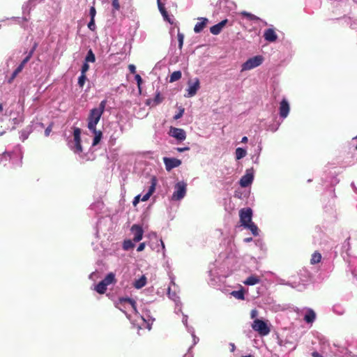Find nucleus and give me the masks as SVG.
Segmentation results:
<instances>
[{
    "mask_svg": "<svg viewBox=\"0 0 357 357\" xmlns=\"http://www.w3.org/2000/svg\"><path fill=\"white\" fill-rule=\"evenodd\" d=\"M88 28L91 31H95L96 29L95 20H90L89 22L88 23Z\"/></svg>",
    "mask_w": 357,
    "mask_h": 357,
    "instance_id": "51",
    "label": "nucleus"
},
{
    "mask_svg": "<svg viewBox=\"0 0 357 357\" xmlns=\"http://www.w3.org/2000/svg\"><path fill=\"white\" fill-rule=\"evenodd\" d=\"M264 38L266 41L269 43H273L277 40L278 35L276 34L273 29L270 28L264 31Z\"/></svg>",
    "mask_w": 357,
    "mask_h": 357,
    "instance_id": "21",
    "label": "nucleus"
},
{
    "mask_svg": "<svg viewBox=\"0 0 357 357\" xmlns=\"http://www.w3.org/2000/svg\"><path fill=\"white\" fill-rule=\"evenodd\" d=\"M279 110H280V112H279L280 116L282 119H284L288 116V114L289 113L290 107H289V104L286 99H283L280 102Z\"/></svg>",
    "mask_w": 357,
    "mask_h": 357,
    "instance_id": "19",
    "label": "nucleus"
},
{
    "mask_svg": "<svg viewBox=\"0 0 357 357\" xmlns=\"http://www.w3.org/2000/svg\"><path fill=\"white\" fill-rule=\"evenodd\" d=\"M38 47V43H34L33 47L29 52H26V56L22 59L20 65L15 68V70L13 72L10 77L8 78V82L12 83L14 79L17 76V75L22 71L25 65L29 61L30 59L32 57L36 49Z\"/></svg>",
    "mask_w": 357,
    "mask_h": 357,
    "instance_id": "5",
    "label": "nucleus"
},
{
    "mask_svg": "<svg viewBox=\"0 0 357 357\" xmlns=\"http://www.w3.org/2000/svg\"><path fill=\"white\" fill-rule=\"evenodd\" d=\"M159 246L161 247L162 250V255H163V257H165V244H164L163 241L161 239L159 241V243H158L157 247H159Z\"/></svg>",
    "mask_w": 357,
    "mask_h": 357,
    "instance_id": "54",
    "label": "nucleus"
},
{
    "mask_svg": "<svg viewBox=\"0 0 357 357\" xmlns=\"http://www.w3.org/2000/svg\"><path fill=\"white\" fill-rule=\"evenodd\" d=\"M106 105V100H102L98 107L91 109L87 121L89 130H94L102 115Z\"/></svg>",
    "mask_w": 357,
    "mask_h": 357,
    "instance_id": "3",
    "label": "nucleus"
},
{
    "mask_svg": "<svg viewBox=\"0 0 357 357\" xmlns=\"http://www.w3.org/2000/svg\"><path fill=\"white\" fill-rule=\"evenodd\" d=\"M298 277V280L296 279L298 286L295 289L302 291L309 281V275L307 272L304 271L303 273H299Z\"/></svg>",
    "mask_w": 357,
    "mask_h": 357,
    "instance_id": "18",
    "label": "nucleus"
},
{
    "mask_svg": "<svg viewBox=\"0 0 357 357\" xmlns=\"http://www.w3.org/2000/svg\"><path fill=\"white\" fill-rule=\"evenodd\" d=\"M96 15V10L95 7L91 6L89 10V16L91 17V20H95V17Z\"/></svg>",
    "mask_w": 357,
    "mask_h": 357,
    "instance_id": "50",
    "label": "nucleus"
},
{
    "mask_svg": "<svg viewBox=\"0 0 357 357\" xmlns=\"http://www.w3.org/2000/svg\"><path fill=\"white\" fill-rule=\"evenodd\" d=\"M188 332L191 334L193 340V346L197 344L199 340V337L195 335V329L192 326H188Z\"/></svg>",
    "mask_w": 357,
    "mask_h": 357,
    "instance_id": "41",
    "label": "nucleus"
},
{
    "mask_svg": "<svg viewBox=\"0 0 357 357\" xmlns=\"http://www.w3.org/2000/svg\"><path fill=\"white\" fill-rule=\"evenodd\" d=\"M164 20L168 22L169 24H173L174 22V18L172 15H169L168 13L166 14V17H163Z\"/></svg>",
    "mask_w": 357,
    "mask_h": 357,
    "instance_id": "46",
    "label": "nucleus"
},
{
    "mask_svg": "<svg viewBox=\"0 0 357 357\" xmlns=\"http://www.w3.org/2000/svg\"><path fill=\"white\" fill-rule=\"evenodd\" d=\"M128 69L131 73H135L136 72V68L135 66L133 64H130L128 66Z\"/></svg>",
    "mask_w": 357,
    "mask_h": 357,
    "instance_id": "61",
    "label": "nucleus"
},
{
    "mask_svg": "<svg viewBox=\"0 0 357 357\" xmlns=\"http://www.w3.org/2000/svg\"><path fill=\"white\" fill-rule=\"evenodd\" d=\"M188 315L186 314H183V319H182V322L183 324V325L185 326V328L186 330L188 331V326H190L188 324Z\"/></svg>",
    "mask_w": 357,
    "mask_h": 357,
    "instance_id": "55",
    "label": "nucleus"
},
{
    "mask_svg": "<svg viewBox=\"0 0 357 357\" xmlns=\"http://www.w3.org/2000/svg\"><path fill=\"white\" fill-rule=\"evenodd\" d=\"M187 184L184 181H179L174 185V191L172 195V201H180L186 195Z\"/></svg>",
    "mask_w": 357,
    "mask_h": 357,
    "instance_id": "8",
    "label": "nucleus"
},
{
    "mask_svg": "<svg viewBox=\"0 0 357 357\" xmlns=\"http://www.w3.org/2000/svg\"><path fill=\"white\" fill-rule=\"evenodd\" d=\"M244 228L249 229L254 236L259 235V229L253 222L247 225Z\"/></svg>",
    "mask_w": 357,
    "mask_h": 357,
    "instance_id": "34",
    "label": "nucleus"
},
{
    "mask_svg": "<svg viewBox=\"0 0 357 357\" xmlns=\"http://www.w3.org/2000/svg\"><path fill=\"white\" fill-rule=\"evenodd\" d=\"M107 285L102 280L94 288V289L99 294H102L107 290Z\"/></svg>",
    "mask_w": 357,
    "mask_h": 357,
    "instance_id": "33",
    "label": "nucleus"
},
{
    "mask_svg": "<svg viewBox=\"0 0 357 357\" xmlns=\"http://www.w3.org/2000/svg\"><path fill=\"white\" fill-rule=\"evenodd\" d=\"M183 357H192V354L190 351V348L189 349L188 351L184 355Z\"/></svg>",
    "mask_w": 357,
    "mask_h": 357,
    "instance_id": "64",
    "label": "nucleus"
},
{
    "mask_svg": "<svg viewBox=\"0 0 357 357\" xmlns=\"http://www.w3.org/2000/svg\"><path fill=\"white\" fill-rule=\"evenodd\" d=\"M135 79L137 82L139 91V92H141V84L142 83V79L141 76L138 74L135 75Z\"/></svg>",
    "mask_w": 357,
    "mask_h": 357,
    "instance_id": "45",
    "label": "nucleus"
},
{
    "mask_svg": "<svg viewBox=\"0 0 357 357\" xmlns=\"http://www.w3.org/2000/svg\"><path fill=\"white\" fill-rule=\"evenodd\" d=\"M227 22L228 20L226 19L212 26L210 28L211 33L213 35H218L222 31V29L225 26V25L227 24Z\"/></svg>",
    "mask_w": 357,
    "mask_h": 357,
    "instance_id": "23",
    "label": "nucleus"
},
{
    "mask_svg": "<svg viewBox=\"0 0 357 357\" xmlns=\"http://www.w3.org/2000/svg\"><path fill=\"white\" fill-rule=\"evenodd\" d=\"M115 306L122 311L126 315L127 318L131 321H132V315H135L136 317L135 321H137L138 319H140L142 323L138 324L139 328L144 327L149 331L151 329V325L155 319L150 317L148 312L140 315L137 310L136 303L133 299L128 297H120L115 302Z\"/></svg>",
    "mask_w": 357,
    "mask_h": 357,
    "instance_id": "1",
    "label": "nucleus"
},
{
    "mask_svg": "<svg viewBox=\"0 0 357 357\" xmlns=\"http://www.w3.org/2000/svg\"><path fill=\"white\" fill-rule=\"evenodd\" d=\"M32 132V128H31V126H27L26 128H25L24 129H23L21 132H20V139L24 142V140H26L30 133Z\"/></svg>",
    "mask_w": 357,
    "mask_h": 357,
    "instance_id": "32",
    "label": "nucleus"
},
{
    "mask_svg": "<svg viewBox=\"0 0 357 357\" xmlns=\"http://www.w3.org/2000/svg\"><path fill=\"white\" fill-rule=\"evenodd\" d=\"M279 283L280 284L289 286L294 289L298 286L296 276H292L289 281H285L284 280L281 279L280 280Z\"/></svg>",
    "mask_w": 357,
    "mask_h": 357,
    "instance_id": "30",
    "label": "nucleus"
},
{
    "mask_svg": "<svg viewBox=\"0 0 357 357\" xmlns=\"http://www.w3.org/2000/svg\"><path fill=\"white\" fill-rule=\"evenodd\" d=\"M162 98L160 96V93H158L156 95H155V97L154 98V101L158 104L160 102H162Z\"/></svg>",
    "mask_w": 357,
    "mask_h": 357,
    "instance_id": "56",
    "label": "nucleus"
},
{
    "mask_svg": "<svg viewBox=\"0 0 357 357\" xmlns=\"http://www.w3.org/2000/svg\"><path fill=\"white\" fill-rule=\"evenodd\" d=\"M264 60V59L261 55H257L248 59L241 65V72L250 70L261 66Z\"/></svg>",
    "mask_w": 357,
    "mask_h": 357,
    "instance_id": "7",
    "label": "nucleus"
},
{
    "mask_svg": "<svg viewBox=\"0 0 357 357\" xmlns=\"http://www.w3.org/2000/svg\"><path fill=\"white\" fill-rule=\"evenodd\" d=\"M254 180V170L252 168L246 170L245 175L240 179L239 184L243 188L250 185Z\"/></svg>",
    "mask_w": 357,
    "mask_h": 357,
    "instance_id": "13",
    "label": "nucleus"
},
{
    "mask_svg": "<svg viewBox=\"0 0 357 357\" xmlns=\"http://www.w3.org/2000/svg\"><path fill=\"white\" fill-rule=\"evenodd\" d=\"M184 111V108L181 107L179 108V112L174 116V119L176 120L181 119L183 115Z\"/></svg>",
    "mask_w": 357,
    "mask_h": 357,
    "instance_id": "49",
    "label": "nucleus"
},
{
    "mask_svg": "<svg viewBox=\"0 0 357 357\" xmlns=\"http://www.w3.org/2000/svg\"><path fill=\"white\" fill-rule=\"evenodd\" d=\"M89 65L88 64L87 62L84 61V63H83L82 68H81V74L86 75V73L89 70Z\"/></svg>",
    "mask_w": 357,
    "mask_h": 357,
    "instance_id": "48",
    "label": "nucleus"
},
{
    "mask_svg": "<svg viewBox=\"0 0 357 357\" xmlns=\"http://www.w3.org/2000/svg\"><path fill=\"white\" fill-rule=\"evenodd\" d=\"M135 247V243L132 240L126 239L123 243V249L124 250H129Z\"/></svg>",
    "mask_w": 357,
    "mask_h": 357,
    "instance_id": "39",
    "label": "nucleus"
},
{
    "mask_svg": "<svg viewBox=\"0 0 357 357\" xmlns=\"http://www.w3.org/2000/svg\"><path fill=\"white\" fill-rule=\"evenodd\" d=\"M181 76H182V73L180 70L174 71L171 74V75L169 77V82L170 83H172L176 81H178V79H180L181 78Z\"/></svg>",
    "mask_w": 357,
    "mask_h": 357,
    "instance_id": "37",
    "label": "nucleus"
},
{
    "mask_svg": "<svg viewBox=\"0 0 357 357\" xmlns=\"http://www.w3.org/2000/svg\"><path fill=\"white\" fill-rule=\"evenodd\" d=\"M93 135L94 137L93 139L92 146H95L98 145L102 137V132L100 130H97L96 128H94V130H89Z\"/></svg>",
    "mask_w": 357,
    "mask_h": 357,
    "instance_id": "28",
    "label": "nucleus"
},
{
    "mask_svg": "<svg viewBox=\"0 0 357 357\" xmlns=\"http://www.w3.org/2000/svg\"><path fill=\"white\" fill-rule=\"evenodd\" d=\"M261 282L260 277L257 275H251L245 280L243 284L248 286L255 285Z\"/></svg>",
    "mask_w": 357,
    "mask_h": 357,
    "instance_id": "27",
    "label": "nucleus"
},
{
    "mask_svg": "<svg viewBox=\"0 0 357 357\" xmlns=\"http://www.w3.org/2000/svg\"><path fill=\"white\" fill-rule=\"evenodd\" d=\"M155 185H156L155 179V178H153L151 179V185L149 186L148 192L146 194L141 195V197H140L141 201L146 202L150 198V197L151 196V195L153 193V192L155 190Z\"/></svg>",
    "mask_w": 357,
    "mask_h": 357,
    "instance_id": "25",
    "label": "nucleus"
},
{
    "mask_svg": "<svg viewBox=\"0 0 357 357\" xmlns=\"http://www.w3.org/2000/svg\"><path fill=\"white\" fill-rule=\"evenodd\" d=\"M239 217L241 226L245 227L247 225L252 222V210L250 208L241 209L239 211Z\"/></svg>",
    "mask_w": 357,
    "mask_h": 357,
    "instance_id": "12",
    "label": "nucleus"
},
{
    "mask_svg": "<svg viewBox=\"0 0 357 357\" xmlns=\"http://www.w3.org/2000/svg\"><path fill=\"white\" fill-rule=\"evenodd\" d=\"M69 146L75 153L80 154L83 149L81 145V129L74 128L73 140L69 142Z\"/></svg>",
    "mask_w": 357,
    "mask_h": 357,
    "instance_id": "6",
    "label": "nucleus"
},
{
    "mask_svg": "<svg viewBox=\"0 0 357 357\" xmlns=\"http://www.w3.org/2000/svg\"><path fill=\"white\" fill-rule=\"evenodd\" d=\"M158 7L159 10H162L165 8L164 4L161 2V0H157Z\"/></svg>",
    "mask_w": 357,
    "mask_h": 357,
    "instance_id": "62",
    "label": "nucleus"
},
{
    "mask_svg": "<svg viewBox=\"0 0 357 357\" xmlns=\"http://www.w3.org/2000/svg\"><path fill=\"white\" fill-rule=\"evenodd\" d=\"M52 130V127L51 126H48L45 130V135L46 137L49 136L50 135V133Z\"/></svg>",
    "mask_w": 357,
    "mask_h": 357,
    "instance_id": "63",
    "label": "nucleus"
},
{
    "mask_svg": "<svg viewBox=\"0 0 357 357\" xmlns=\"http://www.w3.org/2000/svg\"><path fill=\"white\" fill-rule=\"evenodd\" d=\"M321 259V254L319 252H315L312 255V258L310 259V262L312 264H317V263L320 262Z\"/></svg>",
    "mask_w": 357,
    "mask_h": 357,
    "instance_id": "42",
    "label": "nucleus"
},
{
    "mask_svg": "<svg viewBox=\"0 0 357 357\" xmlns=\"http://www.w3.org/2000/svg\"><path fill=\"white\" fill-rule=\"evenodd\" d=\"M167 295L168 297L175 303V305L178 306V303H180V298L175 291H172L171 286L167 289Z\"/></svg>",
    "mask_w": 357,
    "mask_h": 357,
    "instance_id": "31",
    "label": "nucleus"
},
{
    "mask_svg": "<svg viewBox=\"0 0 357 357\" xmlns=\"http://www.w3.org/2000/svg\"><path fill=\"white\" fill-rule=\"evenodd\" d=\"M339 351L345 356H349L351 355V351L347 349L344 347H341L339 349Z\"/></svg>",
    "mask_w": 357,
    "mask_h": 357,
    "instance_id": "47",
    "label": "nucleus"
},
{
    "mask_svg": "<svg viewBox=\"0 0 357 357\" xmlns=\"http://www.w3.org/2000/svg\"><path fill=\"white\" fill-rule=\"evenodd\" d=\"M230 294L238 300H244L245 299L244 291L243 289H240L238 291H233L231 292Z\"/></svg>",
    "mask_w": 357,
    "mask_h": 357,
    "instance_id": "40",
    "label": "nucleus"
},
{
    "mask_svg": "<svg viewBox=\"0 0 357 357\" xmlns=\"http://www.w3.org/2000/svg\"><path fill=\"white\" fill-rule=\"evenodd\" d=\"M112 7L114 10H119L120 8V5L119 3V0H112Z\"/></svg>",
    "mask_w": 357,
    "mask_h": 357,
    "instance_id": "53",
    "label": "nucleus"
},
{
    "mask_svg": "<svg viewBox=\"0 0 357 357\" xmlns=\"http://www.w3.org/2000/svg\"><path fill=\"white\" fill-rule=\"evenodd\" d=\"M140 197H141V195H138L137 196H136L135 197V199L132 202V204L134 206H136L139 203V200H141Z\"/></svg>",
    "mask_w": 357,
    "mask_h": 357,
    "instance_id": "60",
    "label": "nucleus"
},
{
    "mask_svg": "<svg viewBox=\"0 0 357 357\" xmlns=\"http://www.w3.org/2000/svg\"><path fill=\"white\" fill-rule=\"evenodd\" d=\"M102 281L108 286L115 282V275L113 273H108Z\"/></svg>",
    "mask_w": 357,
    "mask_h": 357,
    "instance_id": "38",
    "label": "nucleus"
},
{
    "mask_svg": "<svg viewBox=\"0 0 357 357\" xmlns=\"http://www.w3.org/2000/svg\"><path fill=\"white\" fill-rule=\"evenodd\" d=\"M190 147L189 146H184V147H177L176 151L178 152H184L185 151H189Z\"/></svg>",
    "mask_w": 357,
    "mask_h": 357,
    "instance_id": "59",
    "label": "nucleus"
},
{
    "mask_svg": "<svg viewBox=\"0 0 357 357\" xmlns=\"http://www.w3.org/2000/svg\"><path fill=\"white\" fill-rule=\"evenodd\" d=\"M176 29L177 31V40H178V48L180 50H181L183 45L184 35L180 32L179 28L176 24L175 27L171 29V30H170V34L172 35V36L175 33Z\"/></svg>",
    "mask_w": 357,
    "mask_h": 357,
    "instance_id": "24",
    "label": "nucleus"
},
{
    "mask_svg": "<svg viewBox=\"0 0 357 357\" xmlns=\"http://www.w3.org/2000/svg\"><path fill=\"white\" fill-rule=\"evenodd\" d=\"M86 80V75L81 74L79 77H78V85L79 87L82 88L85 84V82Z\"/></svg>",
    "mask_w": 357,
    "mask_h": 357,
    "instance_id": "44",
    "label": "nucleus"
},
{
    "mask_svg": "<svg viewBox=\"0 0 357 357\" xmlns=\"http://www.w3.org/2000/svg\"><path fill=\"white\" fill-rule=\"evenodd\" d=\"M10 121L13 125V129H15L17 126L22 123L24 120V109L21 105H18L15 112L10 113Z\"/></svg>",
    "mask_w": 357,
    "mask_h": 357,
    "instance_id": "9",
    "label": "nucleus"
},
{
    "mask_svg": "<svg viewBox=\"0 0 357 357\" xmlns=\"http://www.w3.org/2000/svg\"><path fill=\"white\" fill-rule=\"evenodd\" d=\"M96 61V57L94 54L93 53V51L91 50H89L87 52V54L85 57V62H91L93 63Z\"/></svg>",
    "mask_w": 357,
    "mask_h": 357,
    "instance_id": "43",
    "label": "nucleus"
},
{
    "mask_svg": "<svg viewBox=\"0 0 357 357\" xmlns=\"http://www.w3.org/2000/svg\"><path fill=\"white\" fill-rule=\"evenodd\" d=\"M243 15L246 16L248 18H249L250 20H259V17H257V16L251 14V13H247V12H243L242 13Z\"/></svg>",
    "mask_w": 357,
    "mask_h": 357,
    "instance_id": "52",
    "label": "nucleus"
},
{
    "mask_svg": "<svg viewBox=\"0 0 357 357\" xmlns=\"http://www.w3.org/2000/svg\"><path fill=\"white\" fill-rule=\"evenodd\" d=\"M176 305L175 309H174L175 313L178 314L180 312H182L181 303V302H180V303H178V306L176 305Z\"/></svg>",
    "mask_w": 357,
    "mask_h": 357,
    "instance_id": "58",
    "label": "nucleus"
},
{
    "mask_svg": "<svg viewBox=\"0 0 357 357\" xmlns=\"http://www.w3.org/2000/svg\"><path fill=\"white\" fill-rule=\"evenodd\" d=\"M103 207V203L100 201L94 202L90 206V209L95 211L96 213H98Z\"/></svg>",
    "mask_w": 357,
    "mask_h": 357,
    "instance_id": "35",
    "label": "nucleus"
},
{
    "mask_svg": "<svg viewBox=\"0 0 357 357\" xmlns=\"http://www.w3.org/2000/svg\"><path fill=\"white\" fill-rule=\"evenodd\" d=\"M252 328L261 336L267 335L270 333V328L267 324L261 319H255L252 324Z\"/></svg>",
    "mask_w": 357,
    "mask_h": 357,
    "instance_id": "10",
    "label": "nucleus"
},
{
    "mask_svg": "<svg viewBox=\"0 0 357 357\" xmlns=\"http://www.w3.org/2000/svg\"><path fill=\"white\" fill-rule=\"evenodd\" d=\"M145 247H146V243H145L144 242L141 243L138 245V247H137V252H142V251H143V250H144Z\"/></svg>",
    "mask_w": 357,
    "mask_h": 357,
    "instance_id": "57",
    "label": "nucleus"
},
{
    "mask_svg": "<svg viewBox=\"0 0 357 357\" xmlns=\"http://www.w3.org/2000/svg\"><path fill=\"white\" fill-rule=\"evenodd\" d=\"M22 149L20 146H17L12 152H4L0 159V162L3 163L4 166L6 165V162L8 160L10 161L13 165H20L22 163Z\"/></svg>",
    "mask_w": 357,
    "mask_h": 357,
    "instance_id": "4",
    "label": "nucleus"
},
{
    "mask_svg": "<svg viewBox=\"0 0 357 357\" xmlns=\"http://www.w3.org/2000/svg\"><path fill=\"white\" fill-rule=\"evenodd\" d=\"M130 232L132 235V240L134 243H138L142 239L144 230L140 225L137 224L133 225L130 228Z\"/></svg>",
    "mask_w": 357,
    "mask_h": 357,
    "instance_id": "15",
    "label": "nucleus"
},
{
    "mask_svg": "<svg viewBox=\"0 0 357 357\" xmlns=\"http://www.w3.org/2000/svg\"><path fill=\"white\" fill-rule=\"evenodd\" d=\"M247 154V151L245 149L238 147L236 149L235 155L236 160H241Z\"/></svg>",
    "mask_w": 357,
    "mask_h": 357,
    "instance_id": "36",
    "label": "nucleus"
},
{
    "mask_svg": "<svg viewBox=\"0 0 357 357\" xmlns=\"http://www.w3.org/2000/svg\"><path fill=\"white\" fill-rule=\"evenodd\" d=\"M110 130L113 132L109 135V144L111 146H114L116 144V139L122 134V130L117 123L112 124L110 126Z\"/></svg>",
    "mask_w": 357,
    "mask_h": 357,
    "instance_id": "14",
    "label": "nucleus"
},
{
    "mask_svg": "<svg viewBox=\"0 0 357 357\" xmlns=\"http://www.w3.org/2000/svg\"><path fill=\"white\" fill-rule=\"evenodd\" d=\"M221 271L219 268H217L215 264H212L209 267L208 271V284L216 289H219L222 291H225V276L220 274Z\"/></svg>",
    "mask_w": 357,
    "mask_h": 357,
    "instance_id": "2",
    "label": "nucleus"
},
{
    "mask_svg": "<svg viewBox=\"0 0 357 357\" xmlns=\"http://www.w3.org/2000/svg\"><path fill=\"white\" fill-rule=\"evenodd\" d=\"M198 20L199 22L194 27V31L196 33L202 32L208 23V20L206 17H199Z\"/></svg>",
    "mask_w": 357,
    "mask_h": 357,
    "instance_id": "22",
    "label": "nucleus"
},
{
    "mask_svg": "<svg viewBox=\"0 0 357 357\" xmlns=\"http://www.w3.org/2000/svg\"><path fill=\"white\" fill-rule=\"evenodd\" d=\"M316 319V313L314 311L310 308H307L305 310V313L304 315V320L307 324H312Z\"/></svg>",
    "mask_w": 357,
    "mask_h": 357,
    "instance_id": "26",
    "label": "nucleus"
},
{
    "mask_svg": "<svg viewBox=\"0 0 357 357\" xmlns=\"http://www.w3.org/2000/svg\"><path fill=\"white\" fill-rule=\"evenodd\" d=\"M169 135L179 142L184 141L186 138V133L183 129L171 127Z\"/></svg>",
    "mask_w": 357,
    "mask_h": 357,
    "instance_id": "16",
    "label": "nucleus"
},
{
    "mask_svg": "<svg viewBox=\"0 0 357 357\" xmlns=\"http://www.w3.org/2000/svg\"><path fill=\"white\" fill-rule=\"evenodd\" d=\"M40 0H29L27 3H26L22 6V11H23V19L25 21L28 20V18L26 17V14L29 15L30 13V10L33 7L36 6V4L38 2H40Z\"/></svg>",
    "mask_w": 357,
    "mask_h": 357,
    "instance_id": "20",
    "label": "nucleus"
},
{
    "mask_svg": "<svg viewBox=\"0 0 357 357\" xmlns=\"http://www.w3.org/2000/svg\"><path fill=\"white\" fill-rule=\"evenodd\" d=\"M200 88V82L198 78L188 82L187 93L184 95L185 98H191L196 95Z\"/></svg>",
    "mask_w": 357,
    "mask_h": 357,
    "instance_id": "11",
    "label": "nucleus"
},
{
    "mask_svg": "<svg viewBox=\"0 0 357 357\" xmlns=\"http://www.w3.org/2000/svg\"><path fill=\"white\" fill-rule=\"evenodd\" d=\"M163 162L167 171H170L172 169L178 167L181 164V161L180 160L174 158L165 157L163 158Z\"/></svg>",
    "mask_w": 357,
    "mask_h": 357,
    "instance_id": "17",
    "label": "nucleus"
},
{
    "mask_svg": "<svg viewBox=\"0 0 357 357\" xmlns=\"http://www.w3.org/2000/svg\"><path fill=\"white\" fill-rule=\"evenodd\" d=\"M146 277L144 275H142L139 279L134 281L133 287L137 289H139L144 287L146 284Z\"/></svg>",
    "mask_w": 357,
    "mask_h": 357,
    "instance_id": "29",
    "label": "nucleus"
}]
</instances>
